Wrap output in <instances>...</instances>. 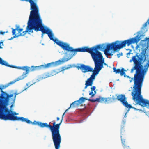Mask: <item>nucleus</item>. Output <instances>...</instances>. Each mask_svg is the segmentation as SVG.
Returning <instances> with one entry per match:
<instances>
[{"label":"nucleus","instance_id":"9b49d317","mask_svg":"<svg viewBox=\"0 0 149 149\" xmlns=\"http://www.w3.org/2000/svg\"><path fill=\"white\" fill-rule=\"evenodd\" d=\"M95 47V46L91 48H89L88 47H84L81 48L76 49L75 50L76 54L77 52H87L91 54Z\"/></svg>","mask_w":149,"mask_h":149},{"label":"nucleus","instance_id":"58836bf2","mask_svg":"<svg viewBox=\"0 0 149 149\" xmlns=\"http://www.w3.org/2000/svg\"><path fill=\"white\" fill-rule=\"evenodd\" d=\"M133 79V78H132L131 80H130V82H131L132 81V80Z\"/></svg>","mask_w":149,"mask_h":149},{"label":"nucleus","instance_id":"49530a36","mask_svg":"<svg viewBox=\"0 0 149 149\" xmlns=\"http://www.w3.org/2000/svg\"><path fill=\"white\" fill-rule=\"evenodd\" d=\"M43 36V35H42V37Z\"/></svg>","mask_w":149,"mask_h":149},{"label":"nucleus","instance_id":"a878e982","mask_svg":"<svg viewBox=\"0 0 149 149\" xmlns=\"http://www.w3.org/2000/svg\"><path fill=\"white\" fill-rule=\"evenodd\" d=\"M26 86H27V87L26 88H25L24 90L21 91L20 92H18L17 91H16L15 92H14V91H11V94H12V91H13V93H15L16 92V91H17V93H18V92H21L20 93H22V92H23V91H24V90H26V89H27L30 86H31V85H30L29 86V84H28V83H26Z\"/></svg>","mask_w":149,"mask_h":149},{"label":"nucleus","instance_id":"e433bc0d","mask_svg":"<svg viewBox=\"0 0 149 149\" xmlns=\"http://www.w3.org/2000/svg\"><path fill=\"white\" fill-rule=\"evenodd\" d=\"M60 118L59 117H57V120L58 121L59 120Z\"/></svg>","mask_w":149,"mask_h":149},{"label":"nucleus","instance_id":"37998d69","mask_svg":"<svg viewBox=\"0 0 149 149\" xmlns=\"http://www.w3.org/2000/svg\"><path fill=\"white\" fill-rule=\"evenodd\" d=\"M104 63V64L105 65H107V64H106L105 63Z\"/></svg>","mask_w":149,"mask_h":149},{"label":"nucleus","instance_id":"1a4fd4ad","mask_svg":"<svg viewBox=\"0 0 149 149\" xmlns=\"http://www.w3.org/2000/svg\"><path fill=\"white\" fill-rule=\"evenodd\" d=\"M118 99V100L120 101L127 108L130 109L131 108H134L130 104H129L127 101V100L124 94H121L117 96V98H116L115 96L113 95L111 99L112 102L115 101Z\"/></svg>","mask_w":149,"mask_h":149},{"label":"nucleus","instance_id":"f03ea898","mask_svg":"<svg viewBox=\"0 0 149 149\" xmlns=\"http://www.w3.org/2000/svg\"><path fill=\"white\" fill-rule=\"evenodd\" d=\"M9 84L0 87V119L5 120H9V109L8 107L9 94L2 90L8 87Z\"/></svg>","mask_w":149,"mask_h":149},{"label":"nucleus","instance_id":"ea45409f","mask_svg":"<svg viewBox=\"0 0 149 149\" xmlns=\"http://www.w3.org/2000/svg\"><path fill=\"white\" fill-rule=\"evenodd\" d=\"M130 52H129L127 54V55H130Z\"/></svg>","mask_w":149,"mask_h":149},{"label":"nucleus","instance_id":"9d476101","mask_svg":"<svg viewBox=\"0 0 149 149\" xmlns=\"http://www.w3.org/2000/svg\"><path fill=\"white\" fill-rule=\"evenodd\" d=\"M64 50H66L68 52H73L72 53L73 55L71 56L72 57L73 56H75L76 54L75 52V49H74L73 48L70 46V45L66 43L62 42L59 46Z\"/></svg>","mask_w":149,"mask_h":149},{"label":"nucleus","instance_id":"72a5a7b5","mask_svg":"<svg viewBox=\"0 0 149 149\" xmlns=\"http://www.w3.org/2000/svg\"><path fill=\"white\" fill-rule=\"evenodd\" d=\"M147 24H148V23H147V22H146L144 24V26H143L144 27H146L147 26Z\"/></svg>","mask_w":149,"mask_h":149},{"label":"nucleus","instance_id":"7ed1b4c3","mask_svg":"<svg viewBox=\"0 0 149 149\" xmlns=\"http://www.w3.org/2000/svg\"><path fill=\"white\" fill-rule=\"evenodd\" d=\"M32 10L34 30L37 32L40 31L43 34H47L49 37L53 33L49 29L45 27L42 24V20L39 13L38 7V5L34 7Z\"/></svg>","mask_w":149,"mask_h":149},{"label":"nucleus","instance_id":"c85d7f7f","mask_svg":"<svg viewBox=\"0 0 149 149\" xmlns=\"http://www.w3.org/2000/svg\"><path fill=\"white\" fill-rule=\"evenodd\" d=\"M96 89V87L95 86H93L91 88V91H95Z\"/></svg>","mask_w":149,"mask_h":149},{"label":"nucleus","instance_id":"aec40b11","mask_svg":"<svg viewBox=\"0 0 149 149\" xmlns=\"http://www.w3.org/2000/svg\"><path fill=\"white\" fill-rule=\"evenodd\" d=\"M93 83V80L91 79L90 78H88L86 81L85 86L84 89H86L88 86H92Z\"/></svg>","mask_w":149,"mask_h":149},{"label":"nucleus","instance_id":"4be33fe9","mask_svg":"<svg viewBox=\"0 0 149 149\" xmlns=\"http://www.w3.org/2000/svg\"><path fill=\"white\" fill-rule=\"evenodd\" d=\"M87 99L85 98L84 97H81L79 100L76 101L77 102L79 106L84 103L85 101V100H86Z\"/></svg>","mask_w":149,"mask_h":149},{"label":"nucleus","instance_id":"5701e85b","mask_svg":"<svg viewBox=\"0 0 149 149\" xmlns=\"http://www.w3.org/2000/svg\"><path fill=\"white\" fill-rule=\"evenodd\" d=\"M86 100L89 101H91L92 102H97L101 103V97H99V98H96L95 99H87Z\"/></svg>","mask_w":149,"mask_h":149},{"label":"nucleus","instance_id":"4468645a","mask_svg":"<svg viewBox=\"0 0 149 149\" xmlns=\"http://www.w3.org/2000/svg\"><path fill=\"white\" fill-rule=\"evenodd\" d=\"M113 72L116 74L120 73L121 76H123L124 71H126V70L124 69L123 68H122L121 69H116V68L114 67L113 68Z\"/></svg>","mask_w":149,"mask_h":149},{"label":"nucleus","instance_id":"a211bd4d","mask_svg":"<svg viewBox=\"0 0 149 149\" xmlns=\"http://www.w3.org/2000/svg\"><path fill=\"white\" fill-rule=\"evenodd\" d=\"M54 35L53 33L52 35L49 37L50 39L51 40H53L54 42H55L56 44L58 46H60V44H61L62 41H59L58 39L56 38L54 39L53 38Z\"/></svg>","mask_w":149,"mask_h":149},{"label":"nucleus","instance_id":"7c9ffc66","mask_svg":"<svg viewBox=\"0 0 149 149\" xmlns=\"http://www.w3.org/2000/svg\"><path fill=\"white\" fill-rule=\"evenodd\" d=\"M63 116H64V115H63L61 121L60 122V123H61H61L63 121Z\"/></svg>","mask_w":149,"mask_h":149},{"label":"nucleus","instance_id":"473e14b6","mask_svg":"<svg viewBox=\"0 0 149 149\" xmlns=\"http://www.w3.org/2000/svg\"><path fill=\"white\" fill-rule=\"evenodd\" d=\"M63 116H64V115H63L61 121L60 122V123H61H61L63 121Z\"/></svg>","mask_w":149,"mask_h":149},{"label":"nucleus","instance_id":"6e6552de","mask_svg":"<svg viewBox=\"0 0 149 149\" xmlns=\"http://www.w3.org/2000/svg\"><path fill=\"white\" fill-rule=\"evenodd\" d=\"M13 92H12V94H10V102L11 104L10 106V120L13 121H21L23 122H26L29 124H33V122L27 118H25L22 117H19L15 116V115H18V113L13 111L14 110L12 109V107L14 106L16 96L20 94L21 92L17 93V91H16L15 93H13Z\"/></svg>","mask_w":149,"mask_h":149},{"label":"nucleus","instance_id":"bb28decb","mask_svg":"<svg viewBox=\"0 0 149 149\" xmlns=\"http://www.w3.org/2000/svg\"><path fill=\"white\" fill-rule=\"evenodd\" d=\"M54 143L56 149H59L61 143Z\"/></svg>","mask_w":149,"mask_h":149},{"label":"nucleus","instance_id":"6ab92c4d","mask_svg":"<svg viewBox=\"0 0 149 149\" xmlns=\"http://www.w3.org/2000/svg\"><path fill=\"white\" fill-rule=\"evenodd\" d=\"M21 1H25L26 2H29L30 4V9L32 10L34 7L37 5L36 3L34 2L32 0H20Z\"/></svg>","mask_w":149,"mask_h":149},{"label":"nucleus","instance_id":"cd10ccee","mask_svg":"<svg viewBox=\"0 0 149 149\" xmlns=\"http://www.w3.org/2000/svg\"><path fill=\"white\" fill-rule=\"evenodd\" d=\"M95 93H93V91H92L89 93V95L91 96V97H93L96 94V91H94Z\"/></svg>","mask_w":149,"mask_h":149},{"label":"nucleus","instance_id":"2eb2a0df","mask_svg":"<svg viewBox=\"0 0 149 149\" xmlns=\"http://www.w3.org/2000/svg\"><path fill=\"white\" fill-rule=\"evenodd\" d=\"M111 97L104 98L101 97V103L109 104L112 102Z\"/></svg>","mask_w":149,"mask_h":149},{"label":"nucleus","instance_id":"f704fd0d","mask_svg":"<svg viewBox=\"0 0 149 149\" xmlns=\"http://www.w3.org/2000/svg\"><path fill=\"white\" fill-rule=\"evenodd\" d=\"M5 33V32L0 31V34H1L2 35H4Z\"/></svg>","mask_w":149,"mask_h":149},{"label":"nucleus","instance_id":"ddd939ff","mask_svg":"<svg viewBox=\"0 0 149 149\" xmlns=\"http://www.w3.org/2000/svg\"><path fill=\"white\" fill-rule=\"evenodd\" d=\"M102 68L96 67H95L94 70L92 72H93V74L91 75V77L89 78H90L91 79L93 80L95 79V76L99 73V72L101 70Z\"/></svg>","mask_w":149,"mask_h":149},{"label":"nucleus","instance_id":"39448f33","mask_svg":"<svg viewBox=\"0 0 149 149\" xmlns=\"http://www.w3.org/2000/svg\"><path fill=\"white\" fill-rule=\"evenodd\" d=\"M143 82H134L131 95L132 100L137 104L142 107H149V101L143 98L141 95V89Z\"/></svg>","mask_w":149,"mask_h":149},{"label":"nucleus","instance_id":"423d86ee","mask_svg":"<svg viewBox=\"0 0 149 149\" xmlns=\"http://www.w3.org/2000/svg\"><path fill=\"white\" fill-rule=\"evenodd\" d=\"M70 58L65 61L64 60H59L55 62H52L48 63L46 64L43 65H41L36 66H32L30 68L27 66L23 67H17L13 66L12 65H10V67L15 68L18 69H22L23 70H25L26 72H24L23 74L20 77H23V79L26 77V74L29 72V71L32 72L36 70H40L44 69L49 68L53 67L58 66L61 64L62 63L65 61H67L70 59Z\"/></svg>","mask_w":149,"mask_h":149},{"label":"nucleus","instance_id":"2f4dec72","mask_svg":"<svg viewBox=\"0 0 149 149\" xmlns=\"http://www.w3.org/2000/svg\"><path fill=\"white\" fill-rule=\"evenodd\" d=\"M63 116H64V115H63L61 121L60 122V123H61H61L63 121Z\"/></svg>","mask_w":149,"mask_h":149},{"label":"nucleus","instance_id":"4c0bfd02","mask_svg":"<svg viewBox=\"0 0 149 149\" xmlns=\"http://www.w3.org/2000/svg\"><path fill=\"white\" fill-rule=\"evenodd\" d=\"M146 22H147L148 24H149V19Z\"/></svg>","mask_w":149,"mask_h":149},{"label":"nucleus","instance_id":"0eeeda50","mask_svg":"<svg viewBox=\"0 0 149 149\" xmlns=\"http://www.w3.org/2000/svg\"><path fill=\"white\" fill-rule=\"evenodd\" d=\"M27 24V25L26 28V30L23 31L22 33H21L23 29L22 28H20L19 25H15L16 28L15 29L12 28V32L13 37L10 38V40L20 36H23L25 35L27 32L29 33H33V30H34V28L32 10L30 12Z\"/></svg>","mask_w":149,"mask_h":149},{"label":"nucleus","instance_id":"f8f14e48","mask_svg":"<svg viewBox=\"0 0 149 149\" xmlns=\"http://www.w3.org/2000/svg\"><path fill=\"white\" fill-rule=\"evenodd\" d=\"M80 66L76 67L78 69H80L84 73H85L87 72H92L93 69L89 66H86L83 64H80Z\"/></svg>","mask_w":149,"mask_h":149},{"label":"nucleus","instance_id":"c03bdc74","mask_svg":"<svg viewBox=\"0 0 149 149\" xmlns=\"http://www.w3.org/2000/svg\"><path fill=\"white\" fill-rule=\"evenodd\" d=\"M1 48H2L1 47L0 45V49Z\"/></svg>","mask_w":149,"mask_h":149},{"label":"nucleus","instance_id":"412c9836","mask_svg":"<svg viewBox=\"0 0 149 149\" xmlns=\"http://www.w3.org/2000/svg\"><path fill=\"white\" fill-rule=\"evenodd\" d=\"M78 106V104L77 102L76 101H74L71 104L70 107H69V108H68L66 110V111H67L71 107L74 108Z\"/></svg>","mask_w":149,"mask_h":149},{"label":"nucleus","instance_id":"b1692460","mask_svg":"<svg viewBox=\"0 0 149 149\" xmlns=\"http://www.w3.org/2000/svg\"><path fill=\"white\" fill-rule=\"evenodd\" d=\"M0 64L2 65H5L9 67V65L6 62L3 60L0 57Z\"/></svg>","mask_w":149,"mask_h":149},{"label":"nucleus","instance_id":"20e7f679","mask_svg":"<svg viewBox=\"0 0 149 149\" xmlns=\"http://www.w3.org/2000/svg\"><path fill=\"white\" fill-rule=\"evenodd\" d=\"M52 122L53 123L52 126L50 124H48L46 123H44L35 120L33 122V124L37 125L42 128L45 127L49 128L52 133L53 143H61V136L60 133L61 123H59L56 124L54 120H53Z\"/></svg>","mask_w":149,"mask_h":149},{"label":"nucleus","instance_id":"f257e3e1","mask_svg":"<svg viewBox=\"0 0 149 149\" xmlns=\"http://www.w3.org/2000/svg\"><path fill=\"white\" fill-rule=\"evenodd\" d=\"M139 40V37L137 35L134 37L124 41H116L107 45L102 44L95 46L91 54L94 62L95 67L102 68H103V64L104 62L102 54L98 50H103L104 54L106 56H112L113 54L112 52H108L110 50L116 51L125 47L126 45L129 46L132 44L137 43Z\"/></svg>","mask_w":149,"mask_h":149},{"label":"nucleus","instance_id":"a18cd8bd","mask_svg":"<svg viewBox=\"0 0 149 149\" xmlns=\"http://www.w3.org/2000/svg\"><path fill=\"white\" fill-rule=\"evenodd\" d=\"M127 77H129V76H127Z\"/></svg>","mask_w":149,"mask_h":149},{"label":"nucleus","instance_id":"f3484780","mask_svg":"<svg viewBox=\"0 0 149 149\" xmlns=\"http://www.w3.org/2000/svg\"><path fill=\"white\" fill-rule=\"evenodd\" d=\"M124 129L123 128H122L121 129V139L122 141V143L123 144V146L124 148V149H131L129 146H127L125 144V141L124 140H123V141L122 138V135L123 134L122 133L124 131Z\"/></svg>","mask_w":149,"mask_h":149},{"label":"nucleus","instance_id":"393cba45","mask_svg":"<svg viewBox=\"0 0 149 149\" xmlns=\"http://www.w3.org/2000/svg\"><path fill=\"white\" fill-rule=\"evenodd\" d=\"M22 79H23V77H19L17 79H15L14 80L10 82V84H13L16 82Z\"/></svg>","mask_w":149,"mask_h":149},{"label":"nucleus","instance_id":"c756f323","mask_svg":"<svg viewBox=\"0 0 149 149\" xmlns=\"http://www.w3.org/2000/svg\"><path fill=\"white\" fill-rule=\"evenodd\" d=\"M69 68V67H66V68L65 67H63L62 68V69H63V70H65L66 69H67L68 68Z\"/></svg>","mask_w":149,"mask_h":149},{"label":"nucleus","instance_id":"a19ab883","mask_svg":"<svg viewBox=\"0 0 149 149\" xmlns=\"http://www.w3.org/2000/svg\"><path fill=\"white\" fill-rule=\"evenodd\" d=\"M66 111H65V112H64V113H63V115H64V114H65V113Z\"/></svg>","mask_w":149,"mask_h":149},{"label":"nucleus","instance_id":"c9c22d12","mask_svg":"<svg viewBox=\"0 0 149 149\" xmlns=\"http://www.w3.org/2000/svg\"><path fill=\"white\" fill-rule=\"evenodd\" d=\"M123 75L124 76V77H126L127 75L125 74V71H124V74H123Z\"/></svg>","mask_w":149,"mask_h":149},{"label":"nucleus","instance_id":"dca6fc26","mask_svg":"<svg viewBox=\"0 0 149 149\" xmlns=\"http://www.w3.org/2000/svg\"><path fill=\"white\" fill-rule=\"evenodd\" d=\"M57 73L58 72L55 70H53L51 71L50 75H49V74L48 73H45L43 74L42 78V79H45L46 78L49 77L50 76L56 75Z\"/></svg>","mask_w":149,"mask_h":149},{"label":"nucleus","instance_id":"79ce46f5","mask_svg":"<svg viewBox=\"0 0 149 149\" xmlns=\"http://www.w3.org/2000/svg\"><path fill=\"white\" fill-rule=\"evenodd\" d=\"M66 111H65V112H64V113H63V115H64V114H65V113Z\"/></svg>","mask_w":149,"mask_h":149}]
</instances>
